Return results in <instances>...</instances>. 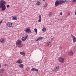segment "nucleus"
Listing matches in <instances>:
<instances>
[{
    "mask_svg": "<svg viewBox=\"0 0 76 76\" xmlns=\"http://www.w3.org/2000/svg\"><path fill=\"white\" fill-rule=\"evenodd\" d=\"M7 8H9V7H10V6L9 5H7Z\"/></svg>",
    "mask_w": 76,
    "mask_h": 76,
    "instance_id": "c85d7f7f",
    "label": "nucleus"
},
{
    "mask_svg": "<svg viewBox=\"0 0 76 76\" xmlns=\"http://www.w3.org/2000/svg\"><path fill=\"white\" fill-rule=\"evenodd\" d=\"M22 62H23L22 61V60H21V61H20V63H22Z\"/></svg>",
    "mask_w": 76,
    "mask_h": 76,
    "instance_id": "f704fd0d",
    "label": "nucleus"
},
{
    "mask_svg": "<svg viewBox=\"0 0 76 76\" xmlns=\"http://www.w3.org/2000/svg\"><path fill=\"white\" fill-rule=\"evenodd\" d=\"M51 42H48L47 44V45L48 47L50 45H51Z\"/></svg>",
    "mask_w": 76,
    "mask_h": 76,
    "instance_id": "f3484780",
    "label": "nucleus"
},
{
    "mask_svg": "<svg viewBox=\"0 0 76 76\" xmlns=\"http://www.w3.org/2000/svg\"><path fill=\"white\" fill-rule=\"evenodd\" d=\"M31 71H35V72H38V69L36 68H32L31 69Z\"/></svg>",
    "mask_w": 76,
    "mask_h": 76,
    "instance_id": "9b49d317",
    "label": "nucleus"
},
{
    "mask_svg": "<svg viewBox=\"0 0 76 76\" xmlns=\"http://www.w3.org/2000/svg\"><path fill=\"white\" fill-rule=\"evenodd\" d=\"M20 54H21V55H22L23 56H25V52H20Z\"/></svg>",
    "mask_w": 76,
    "mask_h": 76,
    "instance_id": "dca6fc26",
    "label": "nucleus"
},
{
    "mask_svg": "<svg viewBox=\"0 0 76 76\" xmlns=\"http://www.w3.org/2000/svg\"><path fill=\"white\" fill-rule=\"evenodd\" d=\"M7 26H8V27H11L12 26V23H8L7 24Z\"/></svg>",
    "mask_w": 76,
    "mask_h": 76,
    "instance_id": "9d476101",
    "label": "nucleus"
},
{
    "mask_svg": "<svg viewBox=\"0 0 76 76\" xmlns=\"http://www.w3.org/2000/svg\"><path fill=\"white\" fill-rule=\"evenodd\" d=\"M20 61H21V59H19L17 61H16V63H18V64H20Z\"/></svg>",
    "mask_w": 76,
    "mask_h": 76,
    "instance_id": "2eb2a0df",
    "label": "nucleus"
},
{
    "mask_svg": "<svg viewBox=\"0 0 76 76\" xmlns=\"http://www.w3.org/2000/svg\"><path fill=\"white\" fill-rule=\"evenodd\" d=\"M37 4L38 6H39V5H40L41 4V3L39 2H38L37 3Z\"/></svg>",
    "mask_w": 76,
    "mask_h": 76,
    "instance_id": "412c9836",
    "label": "nucleus"
},
{
    "mask_svg": "<svg viewBox=\"0 0 76 76\" xmlns=\"http://www.w3.org/2000/svg\"><path fill=\"white\" fill-rule=\"evenodd\" d=\"M39 19L38 20L39 22H41V15H39Z\"/></svg>",
    "mask_w": 76,
    "mask_h": 76,
    "instance_id": "4468645a",
    "label": "nucleus"
},
{
    "mask_svg": "<svg viewBox=\"0 0 76 76\" xmlns=\"http://www.w3.org/2000/svg\"><path fill=\"white\" fill-rule=\"evenodd\" d=\"M47 7V4H45V5L44 6H43V7L45 8Z\"/></svg>",
    "mask_w": 76,
    "mask_h": 76,
    "instance_id": "b1692460",
    "label": "nucleus"
},
{
    "mask_svg": "<svg viewBox=\"0 0 76 76\" xmlns=\"http://www.w3.org/2000/svg\"><path fill=\"white\" fill-rule=\"evenodd\" d=\"M4 40V39H0V42H3Z\"/></svg>",
    "mask_w": 76,
    "mask_h": 76,
    "instance_id": "6ab92c4d",
    "label": "nucleus"
},
{
    "mask_svg": "<svg viewBox=\"0 0 76 76\" xmlns=\"http://www.w3.org/2000/svg\"><path fill=\"white\" fill-rule=\"evenodd\" d=\"M28 37V35L26 34V36L25 37H23L21 39L23 42H24V41H25L26 40V39H27V38Z\"/></svg>",
    "mask_w": 76,
    "mask_h": 76,
    "instance_id": "20e7f679",
    "label": "nucleus"
},
{
    "mask_svg": "<svg viewBox=\"0 0 76 76\" xmlns=\"http://www.w3.org/2000/svg\"><path fill=\"white\" fill-rule=\"evenodd\" d=\"M59 50H61V49H62V48H61V47L60 46L59 47Z\"/></svg>",
    "mask_w": 76,
    "mask_h": 76,
    "instance_id": "bb28decb",
    "label": "nucleus"
},
{
    "mask_svg": "<svg viewBox=\"0 0 76 76\" xmlns=\"http://www.w3.org/2000/svg\"><path fill=\"white\" fill-rule=\"evenodd\" d=\"M34 31L37 34V32H38V31L37 30V28H35L34 29Z\"/></svg>",
    "mask_w": 76,
    "mask_h": 76,
    "instance_id": "4be33fe9",
    "label": "nucleus"
},
{
    "mask_svg": "<svg viewBox=\"0 0 76 76\" xmlns=\"http://www.w3.org/2000/svg\"><path fill=\"white\" fill-rule=\"evenodd\" d=\"M24 31L27 32L28 33H29V32H31V30L30 29V28H26L24 29Z\"/></svg>",
    "mask_w": 76,
    "mask_h": 76,
    "instance_id": "39448f33",
    "label": "nucleus"
},
{
    "mask_svg": "<svg viewBox=\"0 0 76 76\" xmlns=\"http://www.w3.org/2000/svg\"><path fill=\"white\" fill-rule=\"evenodd\" d=\"M7 64H4V66H7Z\"/></svg>",
    "mask_w": 76,
    "mask_h": 76,
    "instance_id": "2f4dec72",
    "label": "nucleus"
},
{
    "mask_svg": "<svg viewBox=\"0 0 76 76\" xmlns=\"http://www.w3.org/2000/svg\"><path fill=\"white\" fill-rule=\"evenodd\" d=\"M0 8H2L1 10L2 11H4L6 10V7L5 4H6V1L3 0H1L0 2Z\"/></svg>",
    "mask_w": 76,
    "mask_h": 76,
    "instance_id": "f257e3e1",
    "label": "nucleus"
},
{
    "mask_svg": "<svg viewBox=\"0 0 76 76\" xmlns=\"http://www.w3.org/2000/svg\"><path fill=\"white\" fill-rule=\"evenodd\" d=\"M58 60L61 63H64V59L61 57H59L58 58Z\"/></svg>",
    "mask_w": 76,
    "mask_h": 76,
    "instance_id": "423d86ee",
    "label": "nucleus"
},
{
    "mask_svg": "<svg viewBox=\"0 0 76 76\" xmlns=\"http://www.w3.org/2000/svg\"><path fill=\"white\" fill-rule=\"evenodd\" d=\"M64 3V2L62 1H56L55 3V6L57 7L58 6V5H60V4H63Z\"/></svg>",
    "mask_w": 76,
    "mask_h": 76,
    "instance_id": "7ed1b4c3",
    "label": "nucleus"
},
{
    "mask_svg": "<svg viewBox=\"0 0 76 76\" xmlns=\"http://www.w3.org/2000/svg\"><path fill=\"white\" fill-rule=\"evenodd\" d=\"M71 37H72L73 39L74 42H75L76 41V37H75L73 36V35H72V34L71 35Z\"/></svg>",
    "mask_w": 76,
    "mask_h": 76,
    "instance_id": "6e6552de",
    "label": "nucleus"
},
{
    "mask_svg": "<svg viewBox=\"0 0 76 76\" xmlns=\"http://www.w3.org/2000/svg\"><path fill=\"white\" fill-rule=\"evenodd\" d=\"M60 15H63V13L62 12H61L60 13Z\"/></svg>",
    "mask_w": 76,
    "mask_h": 76,
    "instance_id": "473e14b6",
    "label": "nucleus"
},
{
    "mask_svg": "<svg viewBox=\"0 0 76 76\" xmlns=\"http://www.w3.org/2000/svg\"><path fill=\"white\" fill-rule=\"evenodd\" d=\"M75 15H76V10L75 11Z\"/></svg>",
    "mask_w": 76,
    "mask_h": 76,
    "instance_id": "c9c22d12",
    "label": "nucleus"
},
{
    "mask_svg": "<svg viewBox=\"0 0 76 76\" xmlns=\"http://www.w3.org/2000/svg\"><path fill=\"white\" fill-rule=\"evenodd\" d=\"M19 66L21 67V68H23V64H20L19 65Z\"/></svg>",
    "mask_w": 76,
    "mask_h": 76,
    "instance_id": "a211bd4d",
    "label": "nucleus"
},
{
    "mask_svg": "<svg viewBox=\"0 0 76 76\" xmlns=\"http://www.w3.org/2000/svg\"><path fill=\"white\" fill-rule=\"evenodd\" d=\"M1 65L0 64V67H1Z\"/></svg>",
    "mask_w": 76,
    "mask_h": 76,
    "instance_id": "4c0bfd02",
    "label": "nucleus"
},
{
    "mask_svg": "<svg viewBox=\"0 0 76 76\" xmlns=\"http://www.w3.org/2000/svg\"><path fill=\"white\" fill-rule=\"evenodd\" d=\"M0 75H1V74H0Z\"/></svg>",
    "mask_w": 76,
    "mask_h": 76,
    "instance_id": "79ce46f5",
    "label": "nucleus"
},
{
    "mask_svg": "<svg viewBox=\"0 0 76 76\" xmlns=\"http://www.w3.org/2000/svg\"><path fill=\"white\" fill-rule=\"evenodd\" d=\"M29 68L28 67L26 68V70L28 72H29Z\"/></svg>",
    "mask_w": 76,
    "mask_h": 76,
    "instance_id": "aec40b11",
    "label": "nucleus"
},
{
    "mask_svg": "<svg viewBox=\"0 0 76 76\" xmlns=\"http://www.w3.org/2000/svg\"><path fill=\"white\" fill-rule=\"evenodd\" d=\"M42 39L43 38L42 37H39L37 39L36 41H39V40H40V39Z\"/></svg>",
    "mask_w": 76,
    "mask_h": 76,
    "instance_id": "ddd939ff",
    "label": "nucleus"
},
{
    "mask_svg": "<svg viewBox=\"0 0 76 76\" xmlns=\"http://www.w3.org/2000/svg\"><path fill=\"white\" fill-rule=\"evenodd\" d=\"M46 28H44L42 29V31H45V30H46Z\"/></svg>",
    "mask_w": 76,
    "mask_h": 76,
    "instance_id": "393cba45",
    "label": "nucleus"
},
{
    "mask_svg": "<svg viewBox=\"0 0 76 76\" xmlns=\"http://www.w3.org/2000/svg\"><path fill=\"white\" fill-rule=\"evenodd\" d=\"M63 1L64 2V3H65V2L66 3H67L68 1V0H65V1Z\"/></svg>",
    "mask_w": 76,
    "mask_h": 76,
    "instance_id": "5701e85b",
    "label": "nucleus"
},
{
    "mask_svg": "<svg viewBox=\"0 0 76 76\" xmlns=\"http://www.w3.org/2000/svg\"><path fill=\"white\" fill-rule=\"evenodd\" d=\"M72 2L73 3L74 2H76V0H73L72 1Z\"/></svg>",
    "mask_w": 76,
    "mask_h": 76,
    "instance_id": "cd10ccee",
    "label": "nucleus"
},
{
    "mask_svg": "<svg viewBox=\"0 0 76 76\" xmlns=\"http://www.w3.org/2000/svg\"><path fill=\"white\" fill-rule=\"evenodd\" d=\"M23 39L24 40L25 39V38H23Z\"/></svg>",
    "mask_w": 76,
    "mask_h": 76,
    "instance_id": "58836bf2",
    "label": "nucleus"
},
{
    "mask_svg": "<svg viewBox=\"0 0 76 76\" xmlns=\"http://www.w3.org/2000/svg\"><path fill=\"white\" fill-rule=\"evenodd\" d=\"M73 52L72 50H70L69 52V53H68V55L70 56H73Z\"/></svg>",
    "mask_w": 76,
    "mask_h": 76,
    "instance_id": "1a4fd4ad",
    "label": "nucleus"
},
{
    "mask_svg": "<svg viewBox=\"0 0 76 76\" xmlns=\"http://www.w3.org/2000/svg\"><path fill=\"white\" fill-rule=\"evenodd\" d=\"M43 0V1H45V0Z\"/></svg>",
    "mask_w": 76,
    "mask_h": 76,
    "instance_id": "ea45409f",
    "label": "nucleus"
},
{
    "mask_svg": "<svg viewBox=\"0 0 76 76\" xmlns=\"http://www.w3.org/2000/svg\"><path fill=\"white\" fill-rule=\"evenodd\" d=\"M16 45H18L19 48H21V47H22L23 46V45L22 44V41L19 39L17 40L16 42Z\"/></svg>",
    "mask_w": 76,
    "mask_h": 76,
    "instance_id": "f03ea898",
    "label": "nucleus"
},
{
    "mask_svg": "<svg viewBox=\"0 0 76 76\" xmlns=\"http://www.w3.org/2000/svg\"><path fill=\"white\" fill-rule=\"evenodd\" d=\"M53 40H54V39H53V38H52L51 39V41H53Z\"/></svg>",
    "mask_w": 76,
    "mask_h": 76,
    "instance_id": "72a5a7b5",
    "label": "nucleus"
},
{
    "mask_svg": "<svg viewBox=\"0 0 76 76\" xmlns=\"http://www.w3.org/2000/svg\"><path fill=\"white\" fill-rule=\"evenodd\" d=\"M75 64H76V62H75Z\"/></svg>",
    "mask_w": 76,
    "mask_h": 76,
    "instance_id": "a19ab883",
    "label": "nucleus"
},
{
    "mask_svg": "<svg viewBox=\"0 0 76 76\" xmlns=\"http://www.w3.org/2000/svg\"><path fill=\"white\" fill-rule=\"evenodd\" d=\"M3 22V21L1 20L0 22V25H1V23Z\"/></svg>",
    "mask_w": 76,
    "mask_h": 76,
    "instance_id": "7c9ffc66",
    "label": "nucleus"
},
{
    "mask_svg": "<svg viewBox=\"0 0 76 76\" xmlns=\"http://www.w3.org/2000/svg\"><path fill=\"white\" fill-rule=\"evenodd\" d=\"M17 19V18L16 17H13L12 18V19L13 20H16V19Z\"/></svg>",
    "mask_w": 76,
    "mask_h": 76,
    "instance_id": "a878e982",
    "label": "nucleus"
},
{
    "mask_svg": "<svg viewBox=\"0 0 76 76\" xmlns=\"http://www.w3.org/2000/svg\"><path fill=\"white\" fill-rule=\"evenodd\" d=\"M4 72V69H3V68H2L0 69V73H3Z\"/></svg>",
    "mask_w": 76,
    "mask_h": 76,
    "instance_id": "f8f14e48",
    "label": "nucleus"
},
{
    "mask_svg": "<svg viewBox=\"0 0 76 76\" xmlns=\"http://www.w3.org/2000/svg\"><path fill=\"white\" fill-rule=\"evenodd\" d=\"M59 69V66H56L54 68V71L56 72H57L58 69Z\"/></svg>",
    "mask_w": 76,
    "mask_h": 76,
    "instance_id": "0eeeda50",
    "label": "nucleus"
},
{
    "mask_svg": "<svg viewBox=\"0 0 76 76\" xmlns=\"http://www.w3.org/2000/svg\"><path fill=\"white\" fill-rule=\"evenodd\" d=\"M59 20H61V18H59Z\"/></svg>",
    "mask_w": 76,
    "mask_h": 76,
    "instance_id": "e433bc0d",
    "label": "nucleus"
},
{
    "mask_svg": "<svg viewBox=\"0 0 76 76\" xmlns=\"http://www.w3.org/2000/svg\"><path fill=\"white\" fill-rule=\"evenodd\" d=\"M50 15H51V12H50L49 13V16H50Z\"/></svg>",
    "mask_w": 76,
    "mask_h": 76,
    "instance_id": "c756f323",
    "label": "nucleus"
}]
</instances>
